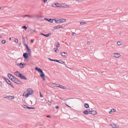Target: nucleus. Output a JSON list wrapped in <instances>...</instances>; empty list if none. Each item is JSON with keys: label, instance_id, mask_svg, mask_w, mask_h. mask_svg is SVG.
<instances>
[{"label": "nucleus", "instance_id": "nucleus-1", "mask_svg": "<svg viewBox=\"0 0 128 128\" xmlns=\"http://www.w3.org/2000/svg\"><path fill=\"white\" fill-rule=\"evenodd\" d=\"M34 93V91L31 88H28L23 94V96H25L26 97H28L30 95Z\"/></svg>", "mask_w": 128, "mask_h": 128}, {"label": "nucleus", "instance_id": "nucleus-2", "mask_svg": "<svg viewBox=\"0 0 128 128\" xmlns=\"http://www.w3.org/2000/svg\"><path fill=\"white\" fill-rule=\"evenodd\" d=\"M35 69V70L38 71V72L41 73V74L40 75V76L41 77L43 76H44V73H43L42 70L40 68L38 67H36Z\"/></svg>", "mask_w": 128, "mask_h": 128}, {"label": "nucleus", "instance_id": "nucleus-3", "mask_svg": "<svg viewBox=\"0 0 128 128\" xmlns=\"http://www.w3.org/2000/svg\"><path fill=\"white\" fill-rule=\"evenodd\" d=\"M12 81L14 82L20 84H22V82L16 78L15 77L12 80Z\"/></svg>", "mask_w": 128, "mask_h": 128}, {"label": "nucleus", "instance_id": "nucleus-4", "mask_svg": "<svg viewBox=\"0 0 128 128\" xmlns=\"http://www.w3.org/2000/svg\"><path fill=\"white\" fill-rule=\"evenodd\" d=\"M66 21V20L65 19H60L57 20H55V22L56 23H59L63 22Z\"/></svg>", "mask_w": 128, "mask_h": 128}, {"label": "nucleus", "instance_id": "nucleus-5", "mask_svg": "<svg viewBox=\"0 0 128 128\" xmlns=\"http://www.w3.org/2000/svg\"><path fill=\"white\" fill-rule=\"evenodd\" d=\"M89 113L93 115H96L97 114V112L94 110H89Z\"/></svg>", "mask_w": 128, "mask_h": 128}, {"label": "nucleus", "instance_id": "nucleus-6", "mask_svg": "<svg viewBox=\"0 0 128 128\" xmlns=\"http://www.w3.org/2000/svg\"><path fill=\"white\" fill-rule=\"evenodd\" d=\"M3 78L5 79L7 82L12 87L14 88L12 84L10 82L9 80L6 78Z\"/></svg>", "mask_w": 128, "mask_h": 128}, {"label": "nucleus", "instance_id": "nucleus-7", "mask_svg": "<svg viewBox=\"0 0 128 128\" xmlns=\"http://www.w3.org/2000/svg\"><path fill=\"white\" fill-rule=\"evenodd\" d=\"M60 54L62 56L66 57L68 56V54L64 52H60Z\"/></svg>", "mask_w": 128, "mask_h": 128}, {"label": "nucleus", "instance_id": "nucleus-8", "mask_svg": "<svg viewBox=\"0 0 128 128\" xmlns=\"http://www.w3.org/2000/svg\"><path fill=\"white\" fill-rule=\"evenodd\" d=\"M23 107L24 108H28L30 109H35L36 108L34 107H28V106H26L24 104L23 106Z\"/></svg>", "mask_w": 128, "mask_h": 128}, {"label": "nucleus", "instance_id": "nucleus-9", "mask_svg": "<svg viewBox=\"0 0 128 128\" xmlns=\"http://www.w3.org/2000/svg\"><path fill=\"white\" fill-rule=\"evenodd\" d=\"M110 126H111L112 127V128H119L118 125H116L115 124H111Z\"/></svg>", "mask_w": 128, "mask_h": 128}, {"label": "nucleus", "instance_id": "nucleus-10", "mask_svg": "<svg viewBox=\"0 0 128 128\" xmlns=\"http://www.w3.org/2000/svg\"><path fill=\"white\" fill-rule=\"evenodd\" d=\"M8 76L9 78L10 79L12 80L15 77L13 75L10 74H8Z\"/></svg>", "mask_w": 128, "mask_h": 128}, {"label": "nucleus", "instance_id": "nucleus-11", "mask_svg": "<svg viewBox=\"0 0 128 128\" xmlns=\"http://www.w3.org/2000/svg\"><path fill=\"white\" fill-rule=\"evenodd\" d=\"M20 78H21L22 79H24L25 80H27V79L22 74H20Z\"/></svg>", "mask_w": 128, "mask_h": 128}, {"label": "nucleus", "instance_id": "nucleus-12", "mask_svg": "<svg viewBox=\"0 0 128 128\" xmlns=\"http://www.w3.org/2000/svg\"><path fill=\"white\" fill-rule=\"evenodd\" d=\"M26 17H28L29 18H34L36 16L35 15H26Z\"/></svg>", "mask_w": 128, "mask_h": 128}, {"label": "nucleus", "instance_id": "nucleus-13", "mask_svg": "<svg viewBox=\"0 0 128 128\" xmlns=\"http://www.w3.org/2000/svg\"><path fill=\"white\" fill-rule=\"evenodd\" d=\"M14 74L16 76L19 77L20 76V74L21 73H20L19 71H17L15 72Z\"/></svg>", "mask_w": 128, "mask_h": 128}, {"label": "nucleus", "instance_id": "nucleus-14", "mask_svg": "<svg viewBox=\"0 0 128 128\" xmlns=\"http://www.w3.org/2000/svg\"><path fill=\"white\" fill-rule=\"evenodd\" d=\"M61 7H62L64 8H69L70 7L69 5H67L66 4H61L60 5Z\"/></svg>", "mask_w": 128, "mask_h": 128}, {"label": "nucleus", "instance_id": "nucleus-15", "mask_svg": "<svg viewBox=\"0 0 128 128\" xmlns=\"http://www.w3.org/2000/svg\"><path fill=\"white\" fill-rule=\"evenodd\" d=\"M113 55L116 58L120 57V55L119 54L116 53H114Z\"/></svg>", "mask_w": 128, "mask_h": 128}, {"label": "nucleus", "instance_id": "nucleus-16", "mask_svg": "<svg viewBox=\"0 0 128 128\" xmlns=\"http://www.w3.org/2000/svg\"><path fill=\"white\" fill-rule=\"evenodd\" d=\"M63 26H60V25H58L57 26H55L54 27V28L55 29L59 28H62Z\"/></svg>", "mask_w": 128, "mask_h": 128}, {"label": "nucleus", "instance_id": "nucleus-17", "mask_svg": "<svg viewBox=\"0 0 128 128\" xmlns=\"http://www.w3.org/2000/svg\"><path fill=\"white\" fill-rule=\"evenodd\" d=\"M54 5L55 6H54V7H61L60 5H61V4L58 3H55L54 4Z\"/></svg>", "mask_w": 128, "mask_h": 128}, {"label": "nucleus", "instance_id": "nucleus-18", "mask_svg": "<svg viewBox=\"0 0 128 128\" xmlns=\"http://www.w3.org/2000/svg\"><path fill=\"white\" fill-rule=\"evenodd\" d=\"M44 20H46L51 23L53 22V20L52 19L44 18Z\"/></svg>", "mask_w": 128, "mask_h": 128}, {"label": "nucleus", "instance_id": "nucleus-19", "mask_svg": "<svg viewBox=\"0 0 128 128\" xmlns=\"http://www.w3.org/2000/svg\"><path fill=\"white\" fill-rule=\"evenodd\" d=\"M5 98H9V99H13L14 98V97L13 96H6L5 97Z\"/></svg>", "mask_w": 128, "mask_h": 128}, {"label": "nucleus", "instance_id": "nucleus-20", "mask_svg": "<svg viewBox=\"0 0 128 128\" xmlns=\"http://www.w3.org/2000/svg\"><path fill=\"white\" fill-rule=\"evenodd\" d=\"M41 34V35H43L46 37H47L48 36H50L51 34V33H50L48 34H45L43 33H42Z\"/></svg>", "mask_w": 128, "mask_h": 128}, {"label": "nucleus", "instance_id": "nucleus-21", "mask_svg": "<svg viewBox=\"0 0 128 128\" xmlns=\"http://www.w3.org/2000/svg\"><path fill=\"white\" fill-rule=\"evenodd\" d=\"M23 56L25 58H27L28 57V54L27 53H24L23 54Z\"/></svg>", "mask_w": 128, "mask_h": 128}, {"label": "nucleus", "instance_id": "nucleus-22", "mask_svg": "<svg viewBox=\"0 0 128 128\" xmlns=\"http://www.w3.org/2000/svg\"><path fill=\"white\" fill-rule=\"evenodd\" d=\"M25 45L28 52H30V49L28 48V46L27 44H26Z\"/></svg>", "mask_w": 128, "mask_h": 128}, {"label": "nucleus", "instance_id": "nucleus-23", "mask_svg": "<svg viewBox=\"0 0 128 128\" xmlns=\"http://www.w3.org/2000/svg\"><path fill=\"white\" fill-rule=\"evenodd\" d=\"M116 111V110L114 109H112L109 112L110 114L112 112H114Z\"/></svg>", "mask_w": 128, "mask_h": 128}, {"label": "nucleus", "instance_id": "nucleus-24", "mask_svg": "<svg viewBox=\"0 0 128 128\" xmlns=\"http://www.w3.org/2000/svg\"><path fill=\"white\" fill-rule=\"evenodd\" d=\"M59 87L61 88L64 89H66V88L65 86H64L62 85H60L59 86Z\"/></svg>", "mask_w": 128, "mask_h": 128}, {"label": "nucleus", "instance_id": "nucleus-25", "mask_svg": "<svg viewBox=\"0 0 128 128\" xmlns=\"http://www.w3.org/2000/svg\"><path fill=\"white\" fill-rule=\"evenodd\" d=\"M83 113L84 114H90L88 110H85L84 111Z\"/></svg>", "mask_w": 128, "mask_h": 128}, {"label": "nucleus", "instance_id": "nucleus-26", "mask_svg": "<svg viewBox=\"0 0 128 128\" xmlns=\"http://www.w3.org/2000/svg\"><path fill=\"white\" fill-rule=\"evenodd\" d=\"M19 66L21 68H23L24 67L23 64L22 63H20V64Z\"/></svg>", "mask_w": 128, "mask_h": 128}, {"label": "nucleus", "instance_id": "nucleus-27", "mask_svg": "<svg viewBox=\"0 0 128 128\" xmlns=\"http://www.w3.org/2000/svg\"><path fill=\"white\" fill-rule=\"evenodd\" d=\"M80 24H86V23L85 22H80Z\"/></svg>", "mask_w": 128, "mask_h": 128}, {"label": "nucleus", "instance_id": "nucleus-28", "mask_svg": "<svg viewBox=\"0 0 128 128\" xmlns=\"http://www.w3.org/2000/svg\"><path fill=\"white\" fill-rule=\"evenodd\" d=\"M58 63L62 64H63L64 63V62L62 60H60Z\"/></svg>", "mask_w": 128, "mask_h": 128}, {"label": "nucleus", "instance_id": "nucleus-29", "mask_svg": "<svg viewBox=\"0 0 128 128\" xmlns=\"http://www.w3.org/2000/svg\"><path fill=\"white\" fill-rule=\"evenodd\" d=\"M84 106L86 108H88L89 107L88 104H84Z\"/></svg>", "mask_w": 128, "mask_h": 128}, {"label": "nucleus", "instance_id": "nucleus-30", "mask_svg": "<svg viewBox=\"0 0 128 128\" xmlns=\"http://www.w3.org/2000/svg\"><path fill=\"white\" fill-rule=\"evenodd\" d=\"M117 45L118 46L122 44L121 42H117Z\"/></svg>", "mask_w": 128, "mask_h": 128}, {"label": "nucleus", "instance_id": "nucleus-31", "mask_svg": "<svg viewBox=\"0 0 128 128\" xmlns=\"http://www.w3.org/2000/svg\"><path fill=\"white\" fill-rule=\"evenodd\" d=\"M22 27L25 30H26L27 28V27L25 26H23Z\"/></svg>", "mask_w": 128, "mask_h": 128}, {"label": "nucleus", "instance_id": "nucleus-32", "mask_svg": "<svg viewBox=\"0 0 128 128\" xmlns=\"http://www.w3.org/2000/svg\"><path fill=\"white\" fill-rule=\"evenodd\" d=\"M14 41L16 43H18V40L16 39H15L14 40Z\"/></svg>", "mask_w": 128, "mask_h": 128}, {"label": "nucleus", "instance_id": "nucleus-33", "mask_svg": "<svg viewBox=\"0 0 128 128\" xmlns=\"http://www.w3.org/2000/svg\"><path fill=\"white\" fill-rule=\"evenodd\" d=\"M55 85V86L56 87H59V86L60 85L58 84H56Z\"/></svg>", "mask_w": 128, "mask_h": 128}, {"label": "nucleus", "instance_id": "nucleus-34", "mask_svg": "<svg viewBox=\"0 0 128 128\" xmlns=\"http://www.w3.org/2000/svg\"><path fill=\"white\" fill-rule=\"evenodd\" d=\"M6 42V41L5 40H3L2 41V44H5Z\"/></svg>", "mask_w": 128, "mask_h": 128}, {"label": "nucleus", "instance_id": "nucleus-35", "mask_svg": "<svg viewBox=\"0 0 128 128\" xmlns=\"http://www.w3.org/2000/svg\"><path fill=\"white\" fill-rule=\"evenodd\" d=\"M54 51L56 52H57V50H58V49L57 48H54Z\"/></svg>", "mask_w": 128, "mask_h": 128}, {"label": "nucleus", "instance_id": "nucleus-36", "mask_svg": "<svg viewBox=\"0 0 128 128\" xmlns=\"http://www.w3.org/2000/svg\"><path fill=\"white\" fill-rule=\"evenodd\" d=\"M56 46L57 47H59L60 46V44L58 43V44H57L56 45Z\"/></svg>", "mask_w": 128, "mask_h": 128}, {"label": "nucleus", "instance_id": "nucleus-37", "mask_svg": "<svg viewBox=\"0 0 128 128\" xmlns=\"http://www.w3.org/2000/svg\"><path fill=\"white\" fill-rule=\"evenodd\" d=\"M44 76H43L41 77H42V78L43 80H45V79L44 77Z\"/></svg>", "mask_w": 128, "mask_h": 128}, {"label": "nucleus", "instance_id": "nucleus-38", "mask_svg": "<svg viewBox=\"0 0 128 128\" xmlns=\"http://www.w3.org/2000/svg\"><path fill=\"white\" fill-rule=\"evenodd\" d=\"M47 0H42V1L44 3H46Z\"/></svg>", "mask_w": 128, "mask_h": 128}, {"label": "nucleus", "instance_id": "nucleus-39", "mask_svg": "<svg viewBox=\"0 0 128 128\" xmlns=\"http://www.w3.org/2000/svg\"><path fill=\"white\" fill-rule=\"evenodd\" d=\"M49 59L50 61H55V60H52L50 58H49Z\"/></svg>", "mask_w": 128, "mask_h": 128}, {"label": "nucleus", "instance_id": "nucleus-40", "mask_svg": "<svg viewBox=\"0 0 128 128\" xmlns=\"http://www.w3.org/2000/svg\"><path fill=\"white\" fill-rule=\"evenodd\" d=\"M59 61L60 60H55L54 61L59 62Z\"/></svg>", "mask_w": 128, "mask_h": 128}, {"label": "nucleus", "instance_id": "nucleus-41", "mask_svg": "<svg viewBox=\"0 0 128 128\" xmlns=\"http://www.w3.org/2000/svg\"><path fill=\"white\" fill-rule=\"evenodd\" d=\"M2 82L0 81V86H2Z\"/></svg>", "mask_w": 128, "mask_h": 128}, {"label": "nucleus", "instance_id": "nucleus-42", "mask_svg": "<svg viewBox=\"0 0 128 128\" xmlns=\"http://www.w3.org/2000/svg\"><path fill=\"white\" fill-rule=\"evenodd\" d=\"M66 106H69V107H70V108H72V106H68V104H66Z\"/></svg>", "mask_w": 128, "mask_h": 128}, {"label": "nucleus", "instance_id": "nucleus-43", "mask_svg": "<svg viewBox=\"0 0 128 128\" xmlns=\"http://www.w3.org/2000/svg\"><path fill=\"white\" fill-rule=\"evenodd\" d=\"M26 16H27L26 15H24L23 16H22V17L23 18H24V17H26Z\"/></svg>", "mask_w": 128, "mask_h": 128}, {"label": "nucleus", "instance_id": "nucleus-44", "mask_svg": "<svg viewBox=\"0 0 128 128\" xmlns=\"http://www.w3.org/2000/svg\"><path fill=\"white\" fill-rule=\"evenodd\" d=\"M74 34H76L74 32H72V36H74Z\"/></svg>", "mask_w": 128, "mask_h": 128}, {"label": "nucleus", "instance_id": "nucleus-45", "mask_svg": "<svg viewBox=\"0 0 128 128\" xmlns=\"http://www.w3.org/2000/svg\"><path fill=\"white\" fill-rule=\"evenodd\" d=\"M59 108V107L58 106H56V108L57 109L58 108Z\"/></svg>", "mask_w": 128, "mask_h": 128}, {"label": "nucleus", "instance_id": "nucleus-46", "mask_svg": "<svg viewBox=\"0 0 128 128\" xmlns=\"http://www.w3.org/2000/svg\"><path fill=\"white\" fill-rule=\"evenodd\" d=\"M40 97H42V95L41 94L40 92Z\"/></svg>", "mask_w": 128, "mask_h": 128}, {"label": "nucleus", "instance_id": "nucleus-47", "mask_svg": "<svg viewBox=\"0 0 128 128\" xmlns=\"http://www.w3.org/2000/svg\"><path fill=\"white\" fill-rule=\"evenodd\" d=\"M87 44H90V42H87Z\"/></svg>", "mask_w": 128, "mask_h": 128}, {"label": "nucleus", "instance_id": "nucleus-48", "mask_svg": "<svg viewBox=\"0 0 128 128\" xmlns=\"http://www.w3.org/2000/svg\"><path fill=\"white\" fill-rule=\"evenodd\" d=\"M52 20H53V21L54 20H55H55H57L56 19H55V18H54V19H52Z\"/></svg>", "mask_w": 128, "mask_h": 128}, {"label": "nucleus", "instance_id": "nucleus-49", "mask_svg": "<svg viewBox=\"0 0 128 128\" xmlns=\"http://www.w3.org/2000/svg\"><path fill=\"white\" fill-rule=\"evenodd\" d=\"M46 117H49V118H50V116H46Z\"/></svg>", "mask_w": 128, "mask_h": 128}, {"label": "nucleus", "instance_id": "nucleus-50", "mask_svg": "<svg viewBox=\"0 0 128 128\" xmlns=\"http://www.w3.org/2000/svg\"><path fill=\"white\" fill-rule=\"evenodd\" d=\"M66 68H70V69H71V68H69V67H68V66H66Z\"/></svg>", "mask_w": 128, "mask_h": 128}, {"label": "nucleus", "instance_id": "nucleus-51", "mask_svg": "<svg viewBox=\"0 0 128 128\" xmlns=\"http://www.w3.org/2000/svg\"><path fill=\"white\" fill-rule=\"evenodd\" d=\"M31 42L33 43V40H31Z\"/></svg>", "mask_w": 128, "mask_h": 128}, {"label": "nucleus", "instance_id": "nucleus-52", "mask_svg": "<svg viewBox=\"0 0 128 128\" xmlns=\"http://www.w3.org/2000/svg\"><path fill=\"white\" fill-rule=\"evenodd\" d=\"M9 40H11V38H9Z\"/></svg>", "mask_w": 128, "mask_h": 128}, {"label": "nucleus", "instance_id": "nucleus-53", "mask_svg": "<svg viewBox=\"0 0 128 128\" xmlns=\"http://www.w3.org/2000/svg\"><path fill=\"white\" fill-rule=\"evenodd\" d=\"M33 32H35L36 31L35 30H33Z\"/></svg>", "mask_w": 128, "mask_h": 128}, {"label": "nucleus", "instance_id": "nucleus-54", "mask_svg": "<svg viewBox=\"0 0 128 128\" xmlns=\"http://www.w3.org/2000/svg\"><path fill=\"white\" fill-rule=\"evenodd\" d=\"M2 8V7H0V9H1Z\"/></svg>", "mask_w": 128, "mask_h": 128}, {"label": "nucleus", "instance_id": "nucleus-55", "mask_svg": "<svg viewBox=\"0 0 128 128\" xmlns=\"http://www.w3.org/2000/svg\"><path fill=\"white\" fill-rule=\"evenodd\" d=\"M37 126L35 125V127H36Z\"/></svg>", "mask_w": 128, "mask_h": 128}, {"label": "nucleus", "instance_id": "nucleus-56", "mask_svg": "<svg viewBox=\"0 0 128 128\" xmlns=\"http://www.w3.org/2000/svg\"><path fill=\"white\" fill-rule=\"evenodd\" d=\"M85 104H87V103H85Z\"/></svg>", "mask_w": 128, "mask_h": 128}]
</instances>
